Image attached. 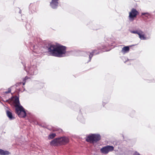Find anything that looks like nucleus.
Instances as JSON below:
<instances>
[{
	"mask_svg": "<svg viewBox=\"0 0 155 155\" xmlns=\"http://www.w3.org/2000/svg\"><path fill=\"white\" fill-rule=\"evenodd\" d=\"M30 48L34 52L36 53L40 52V49L43 52H48L50 55L58 57H63L66 52V47L62 45L58 46L54 45H48V46H44L40 48L37 45L32 44L31 45Z\"/></svg>",
	"mask_w": 155,
	"mask_h": 155,
	"instance_id": "1",
	"label": "nucleus"
},
{
	"mask_svg": "<svg viewBox=\"0 0 155 155\" xmlns=\"http://www.w3.org/2000/svg\"><path fill=\"white\" fill-rule=\"evenodd\" d=\"M101 136L99 134H91L87 137L86 141L91 143H95L100 140Z\"/></svg>",
	"mask_w": 155,
	"mask_h": 155,
	"instance_id": "2",
	"label": "nucleus"
},
{
	"mask_svg": "<svg viewBox=\"0 0 155 155\" xmlns=\"http://www.w3.org/2000/svg\"><path fill=\"white\" fill-rule=\"evenodd\" d=\"M25 70L27 74L31 75H36L38 72L37 66L35 65L29 66Z\"/></svg>",
	"mask_w": 155,
	"mask_h": 155,
	"instance_id": "3",
	"label": "nucleus"
},
{
	"mask_svg": "<svg viewBox=\"0 0 155 155\" xmlns=\"http://www.w3.org/2000/svg\"><path fill=\"white\" fill-rule=\"evenodd\" d=\"M15 113L20 117H25L26 116L25 109L21 105L15 108Z\"/></svg>",
	"mask_w": 155,
	"mask_h": 155,
	"instance_id": "4",
	"label": "nucleus"
},
{
	"mask_svg": "<svg viewBox=\"0 0 155 155\" xmlns=\"http://www.w3.org/2000/svg\"><path fill=\"white\" fill-rule=\"evenodd\" d=\"M139 13L136 9L133 8L129 13V19L130 21H133L134 20V18L136 17Z\"/></svg>",
	"mask_w": 155,
	"mask_h": 155,
	"instance_id": "5",
	"label": "nucleus"
},
{
	"mask_svg": "<svg viewBox=\"0 0 155 155\" xmlns=\"http://www.w3.org/2000/svg\"><path fill=\"white\" fill-rule=\"evenodd\" d=\"M114 147L111 146H107L102 148L101 150V152L105 154H107L109 152L113 151Z\"/></svg>",
	"mask_w": 155,
	"mask_h": 155,
	"instance_id": "6",
	"label": "nucleus"
},
{
	"mask_svg": "<svg viewBox=\"0 0 155 155\" xmlns=\"http://www.w3.org/2000/svg\"><path fill=\"white\" fill-rule=\"evenodd\" d=\"M60 145H64L68 143L69 140L68 137L63 136L59 137Z\"/></svg>",
	"mask_w": 155,
	"mask_h": 155,
	"instance_id": "7",
	"label": "nucleus"
},
{
	"mask_svg": "<svg viewBox=\"0 0 155 155\" xmlns=\"http://www.w3.org/2000/svg\"><path fill=\"white\" fill-rule=\"evenodd\" d=\"M50 144L51 146H57L60 145L59 138H56L50 142Z\"/></svg>",
	"mask_w": 155,
	"mask_h": 155,
	"instance_id": "8",
	"label": "nucleus"
},
{
	"mask_svg": "<svg viewBox=\"0 0 155 155\" xmlns=\"http://www.w3.org/2000/svg\"><path fill=\"white\" fill-rule=\"evenodd\" d=\"M59 0H52L50 3V5L51 7L53 9L57 8L58 5V1Z\"/></svg>",
	"mask_w": 155,
	"mask_h": 155,
	"instance_id": "9",
	"label": "nucleus"
},
{
	"mask_svg": "<svg viewBox=\"0 0 155 155\" xmlns=\"http://www.w3.org/2000/svg\"><path fill=\"white\" fill-rule=\"evenodd\" d=\"M12 98H15V100L14 101V103L15 104V108H16L20 106V104L19 102V97L17 96H15L14 97H12Z\"/></svg>",
	"mask_w": 155,
	"mask_h": 155,
	"instance_id": "10",
	"label": "nucleus"
},
{
	"mask_svg": "<svg viewBox=\"0 0 155 155\" xmlns=\"http://www.w3.org/2000/svg\"><path fill=\"white\" fill-rule=\"evenodd\" d=\"M6 113L7 116L8 117L10 120H12L15 119V117L12 116V113L11 111L8 110H7L6 111Z\"/></svg>",
	"mask_w": 155,
	"mask_h": 155,
	"instance_id": "11",
	"label": "nucleus"
},
{
	"mask_svg": "<svg viewBox=\"0 0 155 155\" xmlns=\"http://www.w3.org/2000/svg\"><path fill=\"white\" fill-rule=\"evenodd\" d=\"M129 51V46H125L123 48H122L121 52L124 53L125 54L126 53H127Z\"/></svg>",
	"mask_w": 155,
	"mask_h": 155,
	"instance_id": "12",
	"label": "nucleus"
},
{
	"mask_svg": "<svg viewBox=\"0 0 155 155\" xmlns=\"http://www.w3.org/2000/svg\"><path fill=\"white\" fill-rule=\"evenodd\" d=\"M96 51V50H94L91 52L90 53V54L89 55V61H88V62L89 61H91V58L94 54H96L98 53V52L96 53H95V51Z\"/></svg>",
	"mask_w": 155,
	"mask_h": 155,
	"instance_id": "13",
	"label": "nucleus"
},
{
	"mask_svg": "<svg viewBox=\"0 0 155 155\" xmlns=\"http://www.w3.org/2000/svg\"><path fill=\"white\" fill-rule=\"evenodd\" d=\"M9 152L7 151H4L2 149H0V155H7L9 154Z\"/></svg>",
	"mask_w": 155,
	"mask_h": 155,
	"instance_id": "14",
	"label": "nucleus"
},
{
	"mask_svg": "<svg viewBox=\"0 0 155 155\" xmlns=\"http://www.w3.org/2000/svg\"><path fill=\"white\" fill-rule=\"evenodd\" d=\"M143 33V32L141 31V32H140L139 34V37L141 39L143 40H145L146 39V37L144 36V35H142Z\"/></svg>",
	"mask_w": 155,
	"mask_h": 155,
	"instance_id": "15",
	"label": "nucleus"
},
{
	"mask_svg": "<svg viewBox=\"0 0 155 155\" xmlns=\"http://www.w3.org/2000/svg\"><path fill=\"white\" fill-rule=\"evenodd\" d=\"M77 119L78 120L82 123H83L84 122V118L82 117L81 116H78L77 117Z\"/></svg>",
	"mask_w": 155,
	"mask_h": 155,
	"instance_id": "16",
	"label": "nucleus"
},
{
	"mask_svg": "<svg viewBox=\"0 0 155 155\" xmlns=\"http://www.w3.org/2000/svg\"><path fill=\"white\" fill-rule=\"evenodd\" d=\"M33 5L31 4H30L29 6V9L30 10H31V13H32L33 12H34L35 11L34 9L35 8L34 6H33Z\"/></svg>",
	"mask_w": 155,
	"mask_h": 155,
	"instance_id": "17",
	"label": "nucleus"
},
{
	"mask_svg": "<svg viewBox=\"0 0 155 155\" xmlns=\"http://www.w3.org/2000/svg\"><path fill=\"white\" fill-rule=\"evenodd\" d=\"M56 136V134L54 133H52L50 134L48 137V139H52L54 138Z\"/></svg>",
	"mask_w": 155,
	"mask_h": 155,
	"instance_id": "18",
	"label": "nucleus"
},
{
	"mask_svg": "<svg viewBox=\"0 0 155 155\" xmlns=\"http://www.w3.org/2000/svg\"><path fill=\"white\" fill-rule=\"evenodd\" d=\"M130 33L133 34H137L139 35V34H140V32H141V30H139V31H132L130 30Z\"/></svg>",
	"mask_w": 155,
	"mask_h": 155,
	"instance_id": "19",
	"label": "nucleus"
},
{
	"mask_svg": "<svg viewBox=\"0 0 155 155\" xmlns=\"http://www.w3.org/2000/svg\"><path fill=\"white\" fill-rule=\"evenodd\" d=\"M142 15H145V17H147L148 18H150L151 17V15L148 12H145V13H142Z\"/></svg>",
	"mask_w": 155,
	"mask_h": 155,
	"instance_id": "20",
	"label": "nucleus"
},
{
	"mask_svg": "<svg viewBox=\"0 0 155 155\" xmlns=\"http://www.w3.org/2000/svg\"><path fill=\"white\" fill-rule=\"evenodd\" d=\"M11 89L10 87H9V88H8V91L4 92V93H5V94H8V93H11Z\"/></svg>",
	"mask_w": 155,
	"mask_h": 155,
	"instance_id": "21",
	"label": "nucleus"
},
{
	"mask_svg": "<svg viewBox=\"0 0 155 155\" xmlns=\"http://www.w3.org/2000/svg\"><path fill=\"white\" fill-rule=\"evenodd\" d=\"M26 27L27 29L29 30L31 28V26L29 24L26 25Z\"/></svg>",
	"mask_w": 155,
	"mask_h": 155,
	"instance_id": "22",
	"label": "nucleus"
},
{
	"mask_svg": "<svg viewBox=\"0 0 155 155\" xmlns=\"http://www.w3.org/2000/svg\"><path fill=\"white\" fill-rule=\"evenodd\" d=\"M28 78L27 76H26L25 78V79L24 80V81H26L27 79Z\"/></svg>",
	"mask_w": 155,
	"mask_h": 155,
	"instance_id": "23",
	"label": "nucleus"
},
{
	"mask_svg": "<svg viewBox=\"0 0 155 155\" xmlns=\"http://www.w3.org/2000/svg\"><path fill=\"white\" fill-rule=\"evenodd\" d=\"M58 130L59 131V132H61L62 131V129H58Z\"/></svg>",
	"mask_w": 155,
	"mask_h": 155,
	"instance_id": "24",
	"label": "nucleus"
},
{
	"mask_svg": "<svg viewBox=\"0 0 155 155\" xmlns=\"http://www.w3.org/2000/svg\"><path fill=\"white\" fill-rule=\"evenodd\" d=\"M23 85H24L25 84V81L22 83Z\"/></svg>",
	"mask_w": 155,
	"mask_h": 155,
	"instance_id": "25",
	"label": "nucleus"
},
{
	"mask_svg": "<svg viewBox=\"0 0 155 155\" xmlns=\"http://www.w3.org/2000/svg\"><path fill=\"white\" fill-rule=\"evenodd\" d=\"M8 100H7L5 101V102H8Z\"/></svg>",
	"mask_w": 155,
	"mask_h": 155,
	"instance_id": "26",
	"label": "nucleus"
},
{
	"mask_svg": "<svg viewBox=\"0 0 155 155\" xmlns=\"http://www.w3.org/2000/svg\"><path fill=\"white\" fill-rule=\"evenodd\" d=\"M21 13V10H20V11L19 12V13Z\"/></svg>",
	"mask_w": 155,
	"mask_h": 155,
	"instance_id": "27",
	"label": "nucleus"
}]
</instances>
